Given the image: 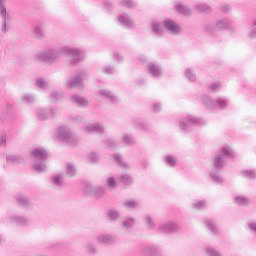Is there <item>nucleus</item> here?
<instances>
[{
  "label": "nucleus",
  "instance_id": "obj_1",
  "mask_svg": "<svg viewBox=\"0 0 256 256\" xmlns=\"http://www.w3.org/2000/svg\"><path fill=\"white\" fill-rule=\"evenodd\" d=\"M59 55H68L72 58L73 63L77 64L85 57V52L75 48L62 47L59 50L40 52L38 59H40V61H55Z\"/></svg>",
  "mask_w": 256,
  "mask_h": 256
},
{
  "label": "nucleus",
  "instance_id": "obj_2",
  "mask_svg": "<svg viewBox=\"0 0 256 256\" xmlns=\"http://www.w3.org/2000/svg\"><path fill=\"white\" fill-rule=\"evenodd\" d=\"M31 155L34 159L32 169L36 171V173H43V171L47 169L45 161L47 160V157H49V153L45 148H36L31 152Z\"/></svg>",
  "mask_w": 256,
  "mask_h": 256
},
{
  "label": "nucleus",
  "instance_id": "obj_3",
  "mask_svg": "<svg viewBox=\"0 0 256 256\" xmlns=\"http://www.w3.org/2000/svg\"><path fill=\"white\" fill-rule=\"evenodd\" d=\"M229 157H235L234 152L229 146H224L214 160V167H216V169H221V167L225 165V159H228Z\"/></svg>",
  "mask_w": 256,
  "mask_h": 256
},
{
  "label": "nucleus",
  "instance_id": "obj_4",
  "mask_svg": "<svg viewBox=\"0 0 256 256\" xmlns=\"http://www.w3.org/2000/svg\"><path fill=\"white\" fill-rule=\"evenodd\" d=\"M56 137L59 141L68 143V145H75V137L69 131L67 127H60L56 132Z\"/></svg>",
  "mask_w": 256,
  "mask_h": 256
},
{
  "label": "nucleus",
  "instance_id": "obj_5",
  "mask_svg": "<svg viewBox=\"0 0 256 256\" xmlns=\"http://www.w3.org/2000/svg\"><path fill=\"white\" fill-rule=\"evenodd\" d=\"M164 26L172 35H179L181 32V26H179V24L175 23L173 20L164 21Z\"/></svg>",
  "mask_w": 256,
  "mask_h": 256
},
{
  "label": "nucleus",
  "instance_id": "obj_6",
  "mask_svg": "<svg viewBox=\"0 0 256 256\" xmlns=\"http://www.w3.org/2000/svg\"><path fill=\"white\" fill-rule=\"evenodd\" d=\"M0 15L3 17L4 22L1 28V31L4 33L7 32V8H5V0H0Z\"/></svg>",
  "mask_w": 256,
  "mask_h": 256
},
{
  "label": "nucleus",
  "instance_id": "obj_7",
  "mask_svg": "<svg viewBox=\"0 0 256 256\" xmlns=\"http://www.w3.org/2000/svg\"><path fill=\"white\" fill-rule=\"evenodd\" d=\"M200 120L198 118H195L193 116H189L188 120L184 119L181 123H180V127L181 129H183L184 131H187V127L191 126V125H199Z\"/></svg>",
  "mask_w": 256,
  "mask_h": 256
},
{
  "label": "nucleus",
  "instance_id": "obj_8",
  "mask_svg": "<svg viewBox=\"0 0 256 256\" xmlns=\"http://www.w3.org/2000/svg\"><path fill=\"white\" fill-rule=\"evenodd\" d=\"M86 195H95V197H101L104 193L103 189L93 188L92 185H87L84 188Z\"/></svg>",
  "mask_w": 256,
  "mask_h": 256
},
{
  "label": "nucleus",
  "instance_id": "obj_9",
  "mask_svg": "<svg viewBox=\"0 0 256 256\" xmlns=\"http://www.w3.org/2000/svg\"><path fill=\"white\" fill-rule=\"evenodd\" d=\"M103 126L100 124H89L85 127L86 133H102Z\"/></svg>",
  "mask_w": 256,
  "mask_h": 256
},
{
  "label": "nucleus",
  "instance_id": "obj_10",
  "mask_svg": "<svg viewBox=\"0 0 256 256\" xmlns=\"http://www.w3.org/2000/svg\"><path fill=\"white\" fill-rule=\"evenodd\" d=\"M161 233H173L177 231V225L175 223L164 224L160 227Z\"/></svg>",
  "mask_w": 256,
  "mask_h": 256
},
{
  "label": "nucleus",
  "instance_id": "obj_11",
  "mask_svg": "<svg viewBox=\"0 0 256 256\" xmlns=\"http://www.w3.org/2000/svg\"><path fill=\"white\" fill-rule=\"evenodd\" d=\"M71 101L73 103H76L78 107H87V105H89L87 99L82 98L80 96H72Z\"/></svg>",
  "mask_w": 256,
  "mask_h": 256
},
{
  "label": "nucleus",
  "instance_id": "obj_12",
  "mask_svg": "<svg viewBox=\"0 0 256 256\" xmlns=\"http://www.w3.org/2000/svg\"><path fill=\"white\" fill-rule=\"evenodd\" d=\"M118 21L123 24L125 27H133V20L129 18L127 15H120L118 17Z\"/></svg>",
  "mask_w": 256,
  "mask_h": 256
},
{
  "label": "nucleus",
  "instance_id": "obj_13",
  "mask_svg": "<svg viewBox=\"0 0 256 256\" xmlns=\"http://www.w3.org/2000/svg\"><path fill=\"white\" fill-rule=\"evenodd\" d=\"M176 10L178 13H181L182 15H191V8L183 5V3H178L176 5Z\"/></svg>",
  "mask_w": 256,
  "mask_h": 256
},
{
  "label": "nucleus",
  "instance_id": "obj_14",
  "mask_svg": "<svg viewBox=\"0 0 256 256\" xmlns=\"http://www.w3.org/2000/svg\"><path fill=\"white\" fill-rule=\"evenodd\" d=\"M229 25H231V23L229 22L228 19H223L221 21H219L216 25V31H219L221 29H227V27H229Z\"/></svg>",
  "mask_w": 256,
  "mask_h": 256
},
{
  "label": "nucleus",
  "instance_id": "obj_15",
  "mask_svg": "<svg viewBox=\"0 0 256 256\" xmlns=\"http://www.w3.org/2000/svg\"><path fill=\"white\" fill-rule=\"evenodd\" d=\"M196 10L198 13H211V7H209L207 4L196 5Z\"/></svg>",
  "mask_w": 256,
  "mask_h": 256
},
{
  "label": "nucleus",
  "instance_id": "obj_16",
  "mask_svg": "<svg viewBox=\"0 0 256 256\" xmlns=\"http://www.w3.org/2000/svg\"><path fill=\"white\" fill-rule=\"evenodd\" d=\"M81 77H83V73H81L78 77L73 78L69 83V87H79V85L83 83Z\"/></svg>",
  "mask_w": 256,
  "mask_h": 256
},
{
  "label": "nucleus",
  "instance_id": "obj_17",
  "mask_svg": "<svg viewBox=\"0 0 256 256\" xmlns=\"http://www.w3.org/2000/svg\"><path fill=\"white\" fill-rule=\"evenodd\" d=\"M150 73L154 77H159L161 75V68L155 64L150 65Z\"/></svg>",
  "mask_w": 256,
  "mask_h": 256
},
{
  "label": "nucleus",
  "instance_id": "obj_18",
  "mask_svg": "<svg viewBox=\"0 0 256 256\" xmlns=\"http://www.w3.org/2000/svg\"><path fill=\"white\" fill-rule=\"evenodd\" d=\"M66 173H67V175H69L70 177H73V175H76L77 169H75V166H73V164L68 163V164L66 165Z\"/></svg>",
  "mask_w": 256,
  "mask_h": 256
},
{
  "label": "nucleus",
  "instance_id": "obj_19",
  "mask_svg": "<svg viewBox=\"0 0 256 256\" xmlns=\"http://www.w3.org/2000/svg\"><path fill=\"white\" fill-rule=\"evenodd\" d=\"M99 243H113V238L110 235H101L98 237Z\"/></svg>",
  "mask_w": 256,
  "mask_h": 256
},
{
  "label": "nucleus",
  "instance_id": "obj_20",
  "mask_svg": "<svg viewBox=\"0 0 256 256\" xmlns=\"http://www.w3.org/2000/svg\"><path fill=\"white\" fill-rule=\"evenodd\" d=\"M234 201L237 205H247L249 203V199L245 198V196H238Z\"/></svg>",
  "mask_w": 256,
  "mask_h": 256
},
{
  "label": "nucleus",
  "instance_id": "obj_21",
  "mask_svg": "<svg viewBox=\"0 0 256 256\" xmlns=\"http://www.w3.org/2000/svg\"><path fill=\"white\" fill-rule=\"evenodd\" d=\"M13 223H17L18 225H27V219L19 216L12 217Z\"/></svg>",
  "mask_w": 256,
  "mask_h": 256
},
{
  "label": "nucleus",
  "instance_id": "obj_22",
  "mask_svg": "<svg viewBox=\"0 0 256 256\" xmlns=\"http://www.w3.org/2000/svg\"><path fill=\"white\" fill-rule=\"evenodd\" d=\"M17 203L19 205H22L23 207L29 205V200L27 199V197L23 196V195H19L17 198Z\"/></svg>",
  "mask_w": 256,
  "mask_h": 256
},
{
  "label": "nucleus",
  "instance_id": "obj_23",
  "mask_svg": "<svg viewBox=\"0 0 256 256\" xmlns=\"http://www.w3.org/2000/svg\"><path fill=\"white\" fill-rule=\"evenodd\" d=\"M33 33L38 39L43 37L44 35L43 28H41V26H35L33 29Z\"/></svg>",
  "mask_w": 256,
  "mask_h": 256
},
{
  "label": "nucleus",
  "instance_id": "obj_24",
  "mask_svg": "<svg viewBox=\"0 0 256 256\" xmlns=\"http://www.w3.org/2000/svg\"><path fill=\"white\" fill-rule=\"evenodd\" d=\"M152 29L156 33V35H163V29L161 28V25H159L158 23H152Z\"/></svg>",
  "mask_w": 256,
  "mask_h": 256
},
{
  "label": "nucleus",
  "instance_id": "obj_25",
  "mask_svg": "<svg viewBox=\"0 0 256 256\" xmlns=\"http://www.w3.org/2000/svg\"><path fill=\"white\" fill-rule=\"evenodd\" d=\"M242 177H246L247 179H255L256 173L254 171L244 170L242 171Z\"/></svg>",
  "mask_w": 256,
  "mask_h": 256
},
{
  "label": "nucleus",
  "instance_id": "obj_26",
  "mask_svg": "<svg viewBox=\"0 0 256 256\" xmlns=\"http://www.w3.org/2000/svg\"><path fill=\"white\" fill-rule=\"evenodd\" d=\"M6 161L11 162V163H21V158L16 155H8L6 157Z\"/></svg>",
  "mask_w": 256,
  "mask_h": 256
},
{
  "label": "nucleus",
  "instance_id": "obj_27",
  "mask_svg": "<svg viewBox=\"0 0 256 256\" xmlns=\"http://www.w3.org/2000/svg\"><path fill=\"white\" fill-rule=\"evenodd\" d=\"M100 95H103L104 97H107L108 99H110L111 101H115V95H113V93L107 91V90H101L99 92Z\"/></svg>",
  "mask_w": 256,
  "mask_h": 256
},
{
  "label": "nucleus",
  "instance_id": "obj_28",
  "mask_svg": "<svg viewBox=\"0 0 256 256\" xmlns=\"http://www.w3.org/2000/svg\"><path fill=\"white\" fill-rule=\"evenodd\" d=\"M215 107H219V109H225L227 107V102L223 99H218L214 103Z\"/></svg>",
  "mask_w": 256,
  "mask_h": 256
},
{
  "label": "nucleus",
  "instance_id": "obj_29",
  "mask_svg": "<svg viewBox=\"0 0 256 256\" xmlns=\"http://www.w3.org/2000/svg\"><path fill=\"white\" fill-rule=\"evenodd\" d=\"M108 217L111 221H115V219H119V212H117V210H110L108 212Z\"/></svg>",
  "mask_w": 256,
  "mask_h": 256
},
{
  "label": "nucleus",
  "instance_id": "obj_30",
  "mask_svg": "<svg viewBox=\"0 0 256 256\" xmlns=\"http://www.w3.org/2000/svg\"><path fill=\"white\" fill-rule=\"evenodd\" d=\"M120 181H122L124 183V185H131V183H133V180L131 179V176H129V175L121 176Z\"/></svg>",
  "mask_w": 256,
  "mask_h": 256
},
{
  "label": "nucleus",
  "instance_id": "obj_31",
  "mask_svg": "<svg viewBox=\"0 0 256 256\" xmlns=\"http://www.w3.org/2000/svg\"><path fill=\"white\" fill-rule=\"evenodd\" d=\"M53 183L55 185H63V175H56L52 179Z\"/></svg>",
  "mask_w": 256,
  "mask_h": 256
},
{
  "label": "nucleus",
  "instance_id": "obj_32",
  "mask_svg": "<svg viewBox=\"0 0 256 256\" xmlns=\"http://www.w3.org/2000/svg\"><path fill=\"white\" fill-rule=\"evenodd\" d=\"M165 161L170 167H174L175 163H177V160L173 156H167Z\"/></svg>",
  "mask_w": 256,
  "mask_h": 256
},
{
  "label": "nucleus",
  "instance_id": "obj_33",
  "mask_svg": "<svg viewBox=\"0 0 256 256\" xmlns=\"http://www.w3.org/2000/svg\"><path fill=\"white\" fill-rule=\"evenodd\" d=\"M37 87H40V89H45L47 87V83L43 80V78H38L36 80Z\"/></svg>",
  "mask_w": 256,
  "mask_h": 256
},
{
  "label": "nucleus",
  "instance_id": "obj_34",
  "mask_svg": "<svg viewBox=\"0 0 256 256\" xmlns=\"http://www.w3.org/2000/svg\"><path fill=\"white\" fill-rule=\"evenodd\" d=\"M185 77H186L187 79H189V81H195V79H196L195 74L191 73V70H190V69L186 70V72H185Z\"/></svg>",
  "mask_w": 256,
  "mask_h": 256
},
{
  "label": "nucleus",
  "instance_id": "obj_35",
  "mask_svg": "<svg viewBox=\"0 0 256 256\" xmlns=\"http://www.w3.org/2000/svg\"><path fill=\"white\" fill-rule=\"evenodd\" d=\"M206 253H208V255H210V256H221V254H219V252L215 251L211 247L206 248Z\"/></svg>",
  "mask_w": 256,
  "mask_h": 256
},
{
  "label": "nucleus",
  "instance_id": "obj_36",
  "mask_svg": "<svg viewBox=\"0 0 256 256\" xmlns=\"http://www.w3.org/2000/svg\"><path fill=\"white\" fill-rule=\"evenodd\" d=\"M107 185L110 187V189H115V187H117V182H115L114 178H109L107 180Z\"/></svg>",
  "mask_w": 256,
  "mask_h": 256
},
{
  "label": "nucleus",
  "instance_id": "obj_37",
  "mask_svg": "<svg viewBox=\"0 0 256 256\" xmlns=\"http://www.w3.org/2000/svg\"><path fill=\"white\" fill-rule=\"evenodd\" d=\"M124 207H127L128 209H133L135 207H137V202L131 200V201H128L126 203H124Z\"/></svg>",
  "mask_w": 256,
  "mask_h": 256
},
{
  "label": "nucleus",
  "instance_id": "obj_38",
  "mask_svg": "<svg viewBox=\"0 0 256 256\" xmlns=\"http://www.w3.org/2000/svg\"><path fill=\"white\" fill-rule=\"evenodd\" d=\"M146 224L149 229H153V227H155V222H153V219L149 216L146 217Z\"/></svg>",
  "mask_w": 256,
  "mask_h": 256
},
{
  "label": "nucleus",
  "instance_id": "obj_39",
  "mask_svg": "<svg viewBox=\"0 0 256 256\" xmlns=\"http://www.w3.org/2000/svg\"><path fill=\"white\" fill-rule=\"evenodd\" d=\"M206 225H207L208 229L210 231H212V233H216L217 228L215 227V225H213V222L208 220V221H206Z\"/></svg>",
  "mask_w": 256,
  "mask_h": 256
},
{
  "label": "nucleus",
  "instance_id": "obj_40",
  "mask_svg": "<svg viewBox=\"0 0 256 256\" xmlns=\"http://www.w3.org/2000/svg\"><path fill=\"white\" fill-rule=\"evenodd\" d=\"M23 99L26 101V103H33L35 101V97L28 94L24 95Z\"/></svg>",
  "mask_w": 256,
  "mask_h": 256
},
{
  "label": "nucleus",
  "instance_id": "obj_41",
  "mask_svg": "<svg viewBox=\"0 0 256 256\" xmlns=\"http://www.w3.org/2000/svg\"><path fill=\"white\" fill-rule=\"evenodd\" d=\"M124 142H126L127 145H133V143H135V140L132 137L125 135Z\"/></svg>",
  "mask_w": 256,
  "mask_h": 256
},
{
  "label": "nucleus",
  "instance_id": "obj_42",
  "mask_svg": "<svg viewBox=\"0 0 256 256\" xmlns=\"http://www.w3.org/2000/svg\"><path fill=\"white\" fill-rule=\"evenodd\" d=\"M7 143V135L3 134L0 136V147H5Z\"/></svg>",
  "mask_w": 256,
  "mask_h": 256
},
{
  "label": "nucleus",
  "instance_id": "obj_43",
  "mask_svg": "<svg viewBox=\"0 0 256 256\" xmlns=\"http://www.w3.org/2000/svg\"><path fill=\"white\" fill-rule=\"evenodd\" d=\"M211 178L215 183H223V178L219 177L217 174H211Z\"/></svg>",
  "mask_w": 256,
  "mask_h": 256
},
{
  "label": "nucleus",
  "instance_id": "obj_44",
  "mask_svg": "<svg viewBox=\"0 0 256 256\" xmlns=\"http://www.w3.org/2000/svg\"><path fill=\"white\" fill-rule=\"evenodd\" d=\"M89 159L92 163H97L99 156L96 153H91Z\"/></svg>",
  "mask_w": 256,
  "mask_h": 256
},
{
  "label": "nucleus",
  "instance_id": "obj_45",
  "mask_svg": "<svg viewBox=\"0 0 256 256\" xmlns=\"http://www.w3.org/2000/svg\"><path fill=\"white\" fill-rule=\"evenodd\" d=\"M135 223L134 219H129L127 221L124 222V227H126V229H130V227Z\"/></svg>",
  "mask_w": 256,
  "mask_h": 256
},
{
  "label": "nucleus",
  "instance_id": "obj_46",
  "mask_svg": "<svg viewBox=\"0 0 256 256\" xmlns=\"http://www.w3.org/2000/svg\"><path fill=\"white\" fill-rule=\"evenodd\" d=\"M205 205H206L205 201H200V202L194 203V208L195 209H203V207H205Z\"/></svg>",
  "mask_w": 256,
  "mask_h": 256
},
{
  "label": "nucleus",
  "instance_id": "obj_47",
  "mask_svg": "<svg viewBox=\"0 0 256 256\" xmlns=\"http://www.w3.org/2000/svg\"><path fill=\"white\" fill-rule=\"evenodd\" d=\"M121 4L124 5V7H133V1L131 0H122Z\"/></svg>",
  "mask_w": 256,
  "mask_h": 256
},
{
  "label": "nucleus",
  "instance_id": "obj_48",
  "mask_svg": "<svg viewBox=\"0 0 256 256\" xmlns=\"http://www.w3.org/2000/svg\"><path fill=\"white\" fill-rule=\"evenodd\" d=\"M114 159H115V161H117L118 163H121V165H122L123 167L127 166V164L123 163V160H122V158H121V155L116 154V155L114 156Z\"/></svg>",
  "mask_w": 256,
  "mask_h": 256
},
{
  "label": "nucleus",
  "instance_id": "obj_49",
  "mask_svg": "<svg viewBox=\"0 0 256 256\" xmlns=\"http://www.w3.org/2000/svg\"><path fill=\"white\" fill-rule=\"evenodd\" d=\"M44 115H47V111L46 110H40L39 118L42 119V120L47 119V116H44Z\"/></svg>",
  "mask_w": 256,
  "mask_h": 256
},
{
  "label": "nucleus",
  "instance_id": "obj_50",
  "mask_svg": "<svg viewBox=\"0 0 256 256\" xmlns=\"http://www.w3.org/2000/svg\"><path fill=\"white\" fill-rule=\"evenodd\" d=\"M152 253H153V249H151V248H145V249L143 250V255L149 256V255H151Z\"/></svg>",
  "mask_w": 256,
  "mask_h": 256
},
{
  "label": "nucleus",
  "instance_id": "obj_51",
  "mask_svg": "<svg viewBox=\"0 0 256 256\" xmlns=\"http://www.w3.org/2000/svg\"><path fill=\"white\" fill-rule=\"evenodd\" d=\"M152 109L154 113H159V111L161 110V106L159 104H154Z\"/></svg>",
  "mask_w": 256,
  "mask_h": 256
},
{
  "label": "nucleus",
  "instance_id": "obj_52",
  "mask_svg": "<svg viewBox=\"0 0 256 256\" xmlns=\"http://www.w3.org/2000/svg\"><path fill=\"white\" fill-rule=\"evenodd\" d=\"M219 87H221V85L219 83H214V84L210 85V89L212 91H216V89H219Z\"/></svg>",
  "mask_w": 256,
  "mask_h": 256
},
{
  "label": "nucleus",
  "instance_id": "obj_53",
  "mask_svg": "<svg viewBox=\"0 0 256 256\" xmlns=\"http://www.w3.org/2000/svg\"><path fill=\"white\" fill-rule=\"evenodd\" d=\"M104 73H106V75H111V73H113V68L105 67L104 68Z\"/></svg>",
  "mask_w": 256,
  "mask_h": 256
},
{
  "label": "nucleus",
  "instance_id": "obj_54",
  "mask_svg": "<svg viewBox=\"0 0 256 256\" xmlns=\"http://www.w3.org/2000/svg\"><path fill=\"white\" fill-rule=\"evenodd\" d=\"M250 229L256 233V223H250L249 224Z\"/></svg>",
  "mask_w": 256,
  "mask_h": 256
},
{
  "label": "nucleus",
  "instance_id": "obj_55",
  "mask_svg": "<svg viewBox=\"0 0 256 256\" xmlns=\"http://www.w3.org/2000/svg\"><path fill=\"white\" fill-rule=\"evenodd\" d=\"M88 251L89 253H95V248L93 247V245L88 246Z\"/></svg>",
  "mask_w": 256,
  "mask_h": 256
},
{
  "label": "nucleus",
  "instance_id": "obj_56",
  "mask_svg": "<svg viewBox=\"0 0 256 256\" xmlns=\"http://www.w3.org/2000/svg\"><path fill=\"white\" fill-rule=\"evenodd\" d=\"M52 97H53V99H58L59 98V94H57V93H52Z\"/></svg>",
  "mask_w": 256,
  "mask_h": 256
},
{
  "label": "nucleus",
  "instance_id": "obj_57",
  "mask_svg": "<svg viewBox=\"0 0 256 256\" xmlns=\"http://www.w3.org/2000/svg\"><path fill=\"white\" fill-rule=\"evenodd\" d=\"M207 31H213V26H210L209 28H207Z\"/></svg>",
  "mask_w": 256,
  "mask_h": 256
},
{
  "label": "nucleus",
  "instance_id": "obj_58",
  "mask_svg": "<svg viewBox=\"0 0 256 256\" xmlns=\"http://www.w3.org/2000/svg\"><path fill=\"white\" fill-rule=\"evenodd\" d=\"M0 241H1V238H0Z\"/></svg>",
  "mask_w": 256,
  "mask_h": 256
}]
</instances>
